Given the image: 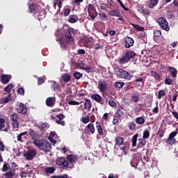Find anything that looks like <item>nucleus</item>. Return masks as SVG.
<instances>
[{
  "label": "nucleus",
  "instance_id": "nucleus-1",
  "mask_svg": "<svg viewBox=\"0 0 178 178\" xmlns=\"http://www.w3.org/2000/svg\"><path fill=\"white\" fill-rule=\"evenodd\" d=\"M73 34H74V29L69 28L65 32V35L63 33H60V31L56 32V35L60 41V45L61 48H66L69 44H73L74 42V38H73Z\"/></svg>",
  "mask_w": 178,
  "mask_h": 178
},
{
  "label": "nucleus",
  "instance_id": "nucleus-2",
  "mask_svg": "<svg viewBox=\"0 0 178 178\" xmlns=\"http://www.w3.org/2000/svg\"><path fill=\"white\" fill-rule=\"evenodd\" d=\"M79 156L75 154H68L67 156V160L64 157H58L56 160V164L62 168H66V169H72L74 168V163L77 162Z\"/></svg>",
  "mask_w": 178,
  "mask_h": 178
},
{
  "label": "nucleus",
  "instance_id": "nucleus-3",
  "mask_svg": "<svg viewBox=\"0 0 178 178\" xmlns=\"http://www.w3.org/2000/svg\"><path fill=\"white\" fill-rule=\"evenodd\" d=\"M33 144L35 147H38L39 149L44 151V152H50L52 149L51 143L47 140H35L33 141Z\"/></svg>",
  "mask_w": 178,
  "mask_h": 178
},
{
  "label": "nucleus",
  "instance_id": "nucleus-4",
  "mask_svg": "<svg viewBox=\"0 0 178 178\" xmlns=\"http://www.w3.org/2000/svg\"><path fill=\"white\" fill-rule=\"evenodd\" d=\"M136 55L137 54L134 51H126L125 54L118 60V63L120 65H124V63H127L131 59H133Z\"/></svg>",
  "mask_w": 178,
  "mask_h": 178
},
{
  "label": "nucleus",
  "instance_id": "nucleus-5",
  "mask_svg": "<svg viewBox=\"0 0 178 178\" xmlns=\"http://www.w3.org/2000/svg\"><path fill=\"white\" fill-rule=\"evenodd\" d=\"M86 12L88 13V15L90 19L94 20L97 16H98V13L97 12V8L92 3H90L86 7Z\"/></svg>",
  "mask_w": 178,
  "mask_h": 178
},
{
  "label": "nucleus",
  "instance_id": "nucleus-6",
  "mask_svg": "<svg viewBox=\"0 0 178 178\" xmlns=\"http://www.w3.org/2000/svg\"><path fill=\"white\" fill-rule=\"evenodd\" d=\"M115 74L118 77L125 79L126 80H131V78L133 77V75L127 72V71H124L120 68L115 70Z\"/></svg>",
  "mask_w": 178,
  "mask_h": 178
},
{
  "label": "nucleus",
  "instance_id": "nucleus-7",
  "mask_svg": "<svg viewBox=\"0 0 178 178\" xmlns=\"http://www.w3.org/2000/svg\"><path fill=\"white\" fill-rule=\"evenodd\" d=\"M123 115H124L123 109H118L113 115V124H118L120 122V119H122Z\"/></svg>",
  "mask_w": 178,
  "mask_h": 178
},
{
  "label": "nucleus",
  "instance_id": "nucleus-8",
  "mask_svg": "<svg viewBox=\"0 0 178 178\" xmlns=\"http://www.w3.org/2000/svg\"><path fill=\"white\" fill-rule=\"evenodd\" d=\"M158 24L162 30H165V31H169L170 30L169 23L166 19L162 17L159 18L158 19Z\"/></svg>",
  "mask_w": 178,
  "mask_h": 178
},
{
  "label": "nucleus",
  "instance_id": "nucleus-9",
  "mask_svg": "<svg viewBox=\"0 0 178 178\" xmlns=\"http://www.w3.org/2000/svg\"><path fill=\"white\" fill-rule=\"evenodd\" d=\"M96 129L99 136H102V137L106 136L108 131H106V129H105V127H104V124H101V122H96Z\"/></svg>",
  "mask_w": 178,
  "mask_h": 178
},
{
  "label": "nucleus",
  "instance_id": "nucleus-10",
  "mask_svg": "<svg viewBox=\"0 0 178 178\" xmlns=\"http://www.w3.org/2000/svg\"><path fill=\"white\" fill-rule=\"evenodd\" d=\"M97 88L99 90L100 92H105L108 88L106 81H104V79H100L97 83Z\"/></svg>",
  "mask_w": 178,
  "mask_h": 178
},
{
  "label": "nucleus",
  "instance_id": "nucleus-11",
  "mask_svg": "<svg viewBox=\"0 0 178 178\" xmlns=\"http://www.w3.org/2000/svg\"><path fill=\"white\" fill-rule=\"evenodd\" d=\"M83 45L86 48H94V44H95V41L94 39L90 38H86L83 40Z\"/></svg>",
  "mask_w": 178,
  "mask_h": 178
},
{
  "label": "nucleus",
  "instance_id": "nucleus-12",
  "mask_svg": "<svg viewBox=\"0 0 178 178\" xmlns=\"http://www.w3.org/2000/svg\"><path fill=\"white\" fill-rule=\"evenodd\" d=\"M10 118L12 122V126L17 129V127H19V116H17V114L13 113Z\"/></svg>",
  "mask_w": 178,
  "mask_h": 178
},
{
  "label": "nucleus",
  "instance_id": "nucleus-13",
  "mask_svg": "<svg viewBox=\"0 0 178 178\" xmlns=\"http://www.w3.org/2000/svg\"><path fill=\"white\" fill-rule=\"evenodd\" d=\"M17 111L18 113H22V115L27 114V107L23 103H19L17 107Z\"/></svg>",
  "mask_w": 178,
  "mask_h": 178
},
{
  "label": "nucleus",
  "instance_id": "nucleus-14",
  "mask_svg": "<svg viewBox=\"0 0 178 178\" xmlns=\"http://www.w3.org/2000/svg\"><path fill=\"white\" fill-rule=\"evenodd\" d=\"M140 165H141V166L143 165L142 159H134L131 161V165L132 166V168H135V169H137V168H138V169H140L141 166H140Z\"/></svg>",
  "mask_w": 178,
  "mask_h": 178
},
{
  "label": "nucleus",
  "instance_id": "nucleus-15",
  "mask_svg": "<svg viewBox=\"0 0 178 178\" xmlns=\"http://www.w3.org/2000/svg\"><path fill=\"white\" fill-rule=\"evenodd\" d=\"M37 152L35 151V149H32L24 154V156H25L26 159H27L28 161H32V159H34V156H35Z\"/></svg>",
  "mask_w": 178,
  "mask_h": 178
},
{
  "label": "nucleus",
  "instance_id": "nucleus-16",
  "mask_svg": "<svg viewBox=\"0 0 178 178\" xmlns=\"http://www.w3.org/2000/svg\"><path fill=\"white\" fill-rule=\"evenodd\" d=\"M124 41L125 42V48H131V47H133V45H134V40H133L132 38L127 36L124 39Z\"/></svg>",
  "mask_w": 178,
  "mask_h": 178
},
{
  "label": "nucleus",
  "instance_id": "nucleus-17",
  "mask_svg": "<svg viewBox=\"0 0 178 178\" xmlns=\"http://www.w3.org/2000/svg\"><path fill=\"white\" fill-rule=\"evenodd\" d=\"M92 99H94V101H96V102H98V104H101V105H104V99L102 98V96L98 94H93L91 95Z\"/></svg>",
  "mask_w": 178,
  "mask_h": 178
},
{
  "label": "nucleus",
  "instance_id": "nucleus-18",
  "mask_svg": "<svg viewBox=\"0 0 178 178\" xmlns=\"http://www.w3.org/2000/svg\"><path fill=\"white\" fill-rule=\"evenodd\" d=\"M56 170L55 167H45L43 170V173L45 176H49V175H52Z\"/></svg>",
  "mask_w": 178,
  "mask_h": 178
},
{
  "label": "nucleus",
  "instance_id": "nucleus-19",
  "mask_svg": "<svg viewBox=\"0 0 178 178\" xmlns=\"http://www.w3.org/2000/svg\"><path fill=\"white\" fill-rule=\"evenodd\" d=\"M55 102H56V98L55 97H50L46 99V105L52 108L55 105Z\"/></svg>",
  "mask_w": 178,
  "mask_h": 178
},
{
  "label": "nucleus",
  "instance_id": "nucleus-20",
  "mask_svg": "<svg viewBox=\"0 0 178 178\" xmlns=\"http://www.w3.org/2000/svg\"><path fill=\"white\" fill-rule=\"evenodd\" d=\"M49 140L51 141V143H53V144H56V142L58 140V135L56 134V132L51 131L50 133V135L49 136Z\"/></svg>",
  "mask_w": 178,
  "mask_h": 178
},
{
  "label": "nucleus",
  "instance_id": "nucleus-21",
  "mask_svg": "<svg viewBox=\"0 0 178 178\" xmlns=\"http://www.w3.org/2000/svg\"><path fill=\"white\" fill-rule=\"evenodd\" d=\"M138 12H139V13H143V15H149V10H148V9H145V8L140 4L138 5Z\"/></svg>",
  "mask_w": 178,
  "mask_h": 178
},
{
  "label": "nucleus",
  "instance_id": "nucleus-22",
  "mask_svg": "<svg viewBox=\"0 0 178 178\" xmlns=\"http://www.w3.org/2000/svg\"><path fill=\"white\" fill-rule=\"evenodd\" d=\"M12 76L10 75L3 74L1 77V81L3 84H7L8 81H10Z\"/></svg>",
  "mask_w": 178,
  "mask_h": 178
},
{
  "label": "nucleus",
  "instance_id": "nucleus-23",
  "mask_svg": "<svg viewBox=\"0 0 178 178\" xmlns=\"http://www.w3.org/2000/svg\"><path fill=\"white\" fill-rule=\"evenodd\" d=\"M68 22L72 24L77 23L79 22V17L76 15H71L68 17Z\"/></svg>",
  "mask_w": 178,
  "mask_h": 178
},
{
  "label": "nucleus",
  "instance_id": "nucleus-24",
  "mask_svg": "<svg viewBox=\"0 0 178 178\" xmlns=\"http://www.w3.org/2000/svg\"><path fill=\"white\" fill-rule=\"evenodd\" d=\"M108 15L110 16H115V17H120V12L118 9L109 11Z\"/></svg>",
  "mask_w": 178,
  "mask_h": 178
},
{
  "label": "nucleus",
  "instance_id": "nucleus-25",
  "mask_svg": "<svg viewBox=\"0 0 178 178\" xmlns=\"http://www.w3.org/2000/svg\"><path fill=\"white\" fill-rule=\"evenodd\" d=\"M0 130L8 131V127H5V119L0 118Z\"/></svg>",
  "mask_w": 178,
  "mask_h": 178
},
{
  "label": "nucleus",
  "instance_id": "nucleus-26",
  "mask_svg": "<svg viewBox=\"0 0 178 178\" xmlns=\"http://www.w3.org/2000/svg\"><path fill=\"white\" fill-rule=\"evenodd\" d=\"M168 70L174 79L177 77V70L173 67H168Z\"/></svg>",
  "mask_w": 178,
  "mask_h": 178
},
{
  "label": "nucleus",
  "instance_id": "nucleus-27",
  "mask_svg": "<svg viewBox=\"0 0 178 178\" xmlns=\"http://www.w3.org/2000/svg\"><path fill=\"white\" fill-rule=\"evenodd\" d=\"M62 15L64 16V17H67V16L70 15V8H69V6L64 7Z\"/></svg>",
  "mask_w": 178,
  "mask_h": 178
},
{
  "label": "nucleus",
  "instance_id": "nucleus-28",
  "mask_svg": "<svg viewBox=\"0 0 178 178\" xmlns=\"http://www.w3.org/2000/svg\"><path fill=\"white\" fill-rule=\"evenodd\" d=\"M61 78H62L63 81H64V83H69V81H70V80H72L70 75H69L68 74H63Z\"/></svg>",
  "mask_w": 178,
  "mask_h": 178
},
{
  "label": "nucleus",
  "instance_id": "nucleus-29",
  "mask_svg": "<svg viewBox=\"0 0 178 178\" xmlns=\"http://www.w3.org/2000/svg\"><path fill=\"white\" fill-rule=\"evenodd\" d=\"M145 144H147V141L145 140V139H144V138L138 139V148H143V147H144Z\"/></svg>",
  "mask_w": 178,
  "mask_h": 178
},
{
  "label": "nucleus",
  "instance_id": "nucleus-30",
  "mask_svg": "<svg viewBox=\"0 0 178 178\" xmlns=\"http://www.w3.org/2000/svg\"><path fill=\"white\" fill-rule=\"evenodd\" d=\"M29 134L31 136V138H32V140H34L37 138V137H38V134H37V132L32 129L29 130Z\"/></svg>",
  "mask_w": 178,
  "mask_h": 178
},
{
  "label": "nucleus",
  "instance_id": "nucleus-31",
  "mask_svg": "<svg viewBox=\"0 0 178 178\" xmlns=\"http://www.w3.org/2000/svg\"><path fill=\"white\" fill-rule=\"evenodd\" d=\"M91 100H90L89 99H86L84 104L85 109H88V111H90V109H91Z\"/></svg>",
  "mask_w": 178,
  "mask_h": 178
},
{
  "label": "nucleus",
  "instance_id": "nucleus-32",
  "mask_svg": "<svg viewBox=\"0 0 178 178\" xmlns=\"http://www.w3.org/2000/svg\"><path fill=\"white\" fill-rule=\"evenodd\" d=\"M124 142V139L120 136L117 137L115 139L116 145H119V147H120V145H122Z\"/></svg>",
  "mask_w": 178,
  "mask_h": 178
},
{
  "label": "nucleus",
  "instance_id": "nucleus-33",
  "mask_svg": "<svg viewBox=\"0 0 178 178\" xmlns=\"http://www.w3.org/2000/svg\"><path fill=\"white\" fill-rule=\"evenodd\" d=\"M150 76L154 77L155 80H159V79H161V75H159V74L156 73L155 71H151Z\"/></svg>",
  "mask_w": 178,
  "mask_h": 178
},
{
  "label": "nucleus",
  "instance_id": "nucleus-34",
  "mask_svg": "<svg viewBox=\"0 0 178 178\" xmlns=\"http://www.w3.org/2000/svg\"><path fill=\"white\" fill-rule=\"evenodd\" d=\"M137 138H138V134H135L131 138L132 147H136L137 145Z\"/></svg>",
  "mask_w": 178,
  "mask_h": 178
},
{
  "label": "nucleus",
  "instance_id": "nucleus-35",
  "mask_svg": "<svg viewBox=\"0 0 178 178\" xmlns=\"http://www.w3.org/2000/svg\"><path fill=\"white\" fill-rule=\"evenodd\" d=\"M158 2H159V0H150L149 8H155V6L158 5Z\"/></svg>",
  "mask_w": 178,
  "mask_h": 178
},
{
  "label": "nucleus",
  "instance_id": "nucleus-36",
  "mask_svg": "<svg viewBox=\"0 0 178 178\" xmlns=\"http://www.w3.org/2000/svg\"><path fill=\"white\" fill-rule=\"evenodd\" d=\"M131 26H132L136 30H138V31H144V27L138 25V24H134L133 23H130Z\"/></svg>",
  "mask_w": 178,
  "mask_h": 178
},
{
  "label": "nucleus",
  "instance_id": "nucleus-37",
  "mask_svg": "<svg viewBox=\"0 0 178 178\" xmlns=\"http://www.w3.org/2000/svg\"><path fill=\"white\" fill-rule=\"evenodd\" d=\"M87 129L91 133V134H94V133H95V128L94 127V124H88L87 126Z\"/></svg>",
  "mask_w": 178,
  "mask_h": 178
},
{
  "label": "nucleus",
  "instance_id": "nucleus-38",
  "mask_svg": "<svg viewBox=\"0 0 178 178\" xmlns=\"http://www.w3.org/2000/svg\"><path fill=\"white\" fill-rule=\"evenodd\" d=\"M136 122L138 124H144V123H145V119L143 117H138L136 119Z\"/></svg>",
  "mask_w": 178,
  "mask_h": 178
},
{
  "label": "nucleus",
  "instance_id": "nucleus-39",
  "mask_svg": "<svg viewBox=\"0 0 178 178\" xmlns=\"http://www.w3.org/2000/svg\"><path fill=\"white\" fill-rule=\"evenodd\" d=\"M101 10H103V12H108V9H109V6L108 4L103 3L100 6Z\"/></svg>",
  "mask_w": 178,
  "mask_h": 178
},
{
  "label": "nucleus",
  "instance_id": "nucleus-40",
  "mask_svg": "<svg viewBox=\"0 0 178 178\" xmlns=\"http://www.w3.org/2000/svg\"><path fill=\"white\" fill-rule=\"evenodd\" d=\"M11 99V95L8 94V96L7 97H4L1 100V104H7V102H9Z\"/></svg>",
  "mask_w": 178,
  "mask_h": 178
},
{
  "label": "nucleus",
  "instance_id": "nucleus-41",
  "mask_svg": "<svg viewBox=\"0 0 178 178\" xmlns=\"http://www.w3.org/2000/svg\"><path fill=\"white\" fill-rule=\"evenodd\" d=\"M128 127L131 131L136 130V123H134V122H129Z\"/></svg>",
  "mask_w": 178,
  "mask_h": 178
},
{
  "label": "nucleus",
  "instance_id": "nucleus-42",
  "mask_svg": "<svg viewBox=\"0 0 178 178\" xmlns=\"http://www.w3.org/2000/svg\"><path fill=\"white\" fill-rule=\"evenodd\" d=\"M131 99L133 102H138V101H140V97H138L137 95L133 94L131 97Z\"/></svg>",
  "mask_w": 178,
  "mask_h": 178
},
{
  "label": "nucleus",
  "instance_id": "nucleus-43",
  "mask_svg": "<svg viewBox=\"0 0 178 178\" xmlns=\"http://www.w3.org/2000/svg\"><path fill=\"white\" fill-rule=\"evenodd\" d=\"M175 143H176V139H175L173 138L168 137V138L166 140V143L169 144L170 145H173V144H175Z\"/></svg>",
  "mask_w": 178,
  "mask_h": 178
},
{
  "label": "nucleus",
  "instance_id": "nucleus-44",
  "mask_svg": "<svg viewBox=\"0 0 178 178\" xmlns=\"http://www.w3.org/2000/svg\"><path fill=\"white\" fill-rule=\"evenodd\" d=\"M124 86V83L123 82H115L114 84V87L115 88H122Z\"/></svg>",
  "mask_w": 178,
  "mask_h": 178
},
{
  "label": "nucleus",
  "instance_id": "nucleus-45",
  "mask_svg": "<svg viewBox=\"0 0 178 178\" xmlns=\"http://www.w3.org/2000/svg\"><path fill=\"white\" fill-rule=\"evenodd\" d=\"M12 88H13V84L10 83L4 88V91L6 92H10V91H12Z\"/></svg>",
  "mask_w": 178,
  "mask_h": 178
},
{
  "label": "nucleus",
  "instance_id": "nucleus-46",
  "mask_svg": "<svg viewBox=\"0 0 178 178\" xmlns=\"http://www.w3.org/2000/svg\"><path fill=\"white\" fill-rule=\"evenodd\" d=\"M165 95H166V92H165V90H161L159 91V94H158L159 99H161V98H162V97H165Z\"/></svg>",
  "mask_w": 178,
  "mask_h": 178
},
{
  "label": "nucleus",
  "instance_id": "nucleus-47",
  "mask_svg": "<svg viewBox=\"0 0 178 178\" xmlns=\"http://www.w3.org/2000/svg\"><path fill=\"white\" fill-rule=\"evenodd\" d=\"M51 83H53L51 84V86H52L53 90H54V91H56L57 90H58V88H59V85H58L56 81H51Z\"/></svg>",
  "mask_w": 178,
  "mask_h": 178
},
{
  "label": "nucleus",
  "instance_id": "nucleus-48",
  "mask_svg": "<svg viewBox=\"0 0 178 178\" xmlns=\"http://www.w3.org/2000/svg\"><path fill=\"white\" fill-rule=\"evenodd\" d=\"M135 83H145V80L143 78H141L140 76H136L135 79Z\"/></svg>",
  "mask_w": 178,
  "mask_h": 178
},
{
  "label": "nucleus",
  "instance_id": "nucleus-49",
  "mask_svg": "<svg viewBox=\"0 0 178 178\" xmlns=\"http://www.w3.org/2000/svg\"><path fill=\"white\" fill-rule=\"evenodd\" d=\"M99 16H100L101 20H105V19L106 20V19H108V16L106 15V13H105L104 12L99 13Z\"/></svg>",
  "mask_w": 178,
  "mask_h": 178
},
{
  "label": "nucleus",
  "instance_id": "nucleus-50",
  "mask_svg": "<svg viewBox=\"0 0 178 178\" xmlns=\"http://www.w3.org/2000/svg\"><path fill=\"white\" fill-rule=\"evenodd\" d=\"M81 121L83 123L87 124L90 122V117L88 115H86L81 118Z\"/></svg>",
  "mask_w": 178,
  "mask_h": 178
},
{
  "label": "nucleus",
  "instance_id": "nucleus-51",
  "mask_svg": "<svg viewBox=\"0 0 178 178\" xmlns=\"http://www.w3.org/2000/svg\"><path fill=\"white\" fill-rule=\"evenodd\" d=\"M9 168H10L9 163L5 162L3 165V168H2V171L3 172H6V170H9Z\"/></svg>",
  "mask_w": 178,
  "mask_h": 178
},
{
  "label": "nucleus",
  "instance_id": "nucleus-52",
  "mask_svg": "<svg viewBox=\"0 0 178 178\" xmlns=\"http://www.w3.org/2000/svg\"><path fill=\"white\" fill-rule=\"evenodd\" d=\"M73 76L75 79H76V80H79L81 78L82 74L81 73L76 72L73 74Z\"/></svg>",
  "mask_w": 178,
  "mask_h": 178
},
{
  "label": "nucleus",
  "instance_id": "nucleus-53",
  "mask_svg": "<svg viewBox=\"0 0 178 178\" xmlns=\"http://www.w3.org/2000/svg\"><path fill=\"white\" fill-rule=\"evenodd\" d=\"M143 138H144L145 140H146V138H149V131H148V130H145L143 132Z\"/></svg>",
  "mask_w": 178,
  "mask_h": 178
},
{
  "label": "nucleus",
  "instance_id": "nucleus-54",
  "mask_svg": "<svg viewBox=\"0 0 178 178\" xmlns=\"http://www.w3.org/2000/svg\"><path fill=\"white\" fill-rule=\"evenodd\" d=\"M69 175H54L51 176L50 178H68Z\"/></svg>",
  "mask_w": 178,
  "mask_h": 178
},
{
  "label": "nucleus",
  "instance_id": "nucleus-55",
  "mask_svg": "<svg viewBox=\"0 0 178 178\" xmlns=\"http://www.w3.org/2000/svg\"><path fill=\"white\" fill-rule=\"evenodd\" d=\"M108 104L110 105V106H112L113 108H115L116 106V102H115V101H113L111 99L108 100Z\"/></svg>",
  "mask_w": 178,
  "mask_h": 178
},
{
  "label": "nucleus",
  "instance_id": "nucleus-56",
  "mask_svg": "<svg viewBox=\"0 0 178 178\" xmlns=\"http://www.w3.org/2000/svg\"><path fill=\"white\" fill-rule=\"evenodd\" d=\"M68 105H80V102L74 100H71L68 102Z\"/></svg>",
  "mask_w": 178,
  "mask_h": 178
},
{
  "label": "nucleus",
  "instance_id": "nucleus-57",
  "mask_svg": "<svg viewBox=\"0 0 178 178\" xmlns=\"http://www.w3.org/2000/svg\"><path fill=\"white\" fill-rule=\"evenodd\" d=\"M56 123H57V124H60V126H65V121L62 120H56Z\"/></svg>",
  "mask_w": 178,
  "mask_h": 178
},
{
  "label": "nucleus",
  "instance_id": "nucleus-58",
  "mask_svg": "<svg viewBox=\"0 0 178 178\" xmlns=\"http://www.w3.org/2000/svg\"><path fill=\"white\" fill-rule=\"evenodd\" d=\"M137 88H143L144 87V83L141 82H136Z\"/></svg>",
  "mask_w": 178,
  "mask_h": 178
},
{
  "label": "nucleus",
  "instance_id": "nucleus-59",
  "mask_svg": "<svg viewBox=\"0 0 178 178\" xmlns=\"http://www.w3.org/2000/svg\"><path fill=\"white\" fill-rule=\"evenodd\" d=\"M18 94H20V95H24V89L23 88H20L17 90Z\"/></svg>",
  "mask_w": 178,
  "mask_h": 178
},
{
  "label": "nucleus",
  "instance_id": "nucleus-60",
  "mask_svg": "<svg viewBox=\"0 0 178 178\" xmlns=\"http://www.w3.org/2000/svg\"><path fill=\"white\" fill-rule=\"evenodd\" d=\"M0 151H5V145H3L2 140H0Z\"/></svg>",
  "mask_w": 178,
  "mask_h": 178
},
{
  "label": "nucleus",
  "instance_id": "nucleus-61",
  "mask_svg": "<svg viewBox=\"0 0 178 178\" xmlns=\"http://www.w3.org/2000/svg\"><path fill=\"white\" fill-rule=\"evenodd\" d=\"M44 83V78L42 77H39L38 79V83L39 86H41Z\"/></svg>",
  "mask_w": 178,
  "mask_h": 178
},
{
  "label": "nucleus",
  "instance_id": "nucleus-62",
  "mask_svg": "<svg viewBox=\"0 0 178 178\" xmlns=\"http://www.w3.org/2000/svg\"><path fill=\"white\" fill-rule=\"evenodd\" d=\"M13 176V173H12V172H6L5 174V177L6 178H12Z\"/></svg>",
  "mask_w": 178,
  "mask_h": 178
},
{
  "label": "nucleus",
  "instance_id": "nucleus-63",
  "mask_svg": "<svg viewBox=\"0 0 178 178\" xmlns=\"http://www.w3.org/2000/svg\"><path fill=\"white\" fill-rule=\"evenodd\" d=\"M161 33L160 32V31H154V37H160Z\"/></svg>",
  "mask_w": 178,
  "mask_h": 178
},
{
  "label": "nucleus",
  "instance_id": "nucleus-64",
  "mask_svg": "<svg viewBox=\"0 0 178 178\" xmlns=\"http://www.w3.org/2000/svg\"><path fill=\"white\" fill-rule=\"evenodd\" d=\"M172 113L174 118L178 120V113L177 111H172Z\"/></svg>",
  "mask_w": 178,
  "mask_h": 178
}]
</instances>
